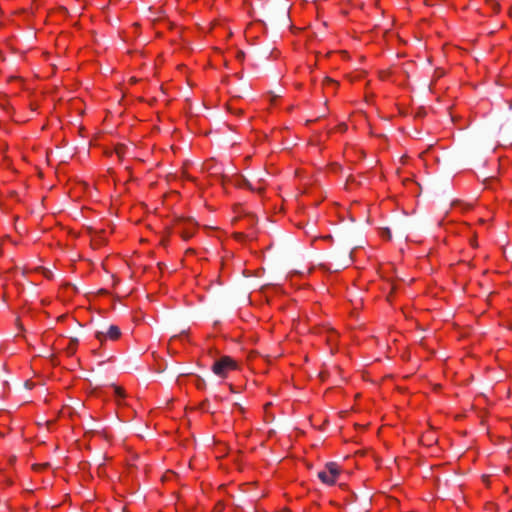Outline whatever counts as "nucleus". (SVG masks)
Returning a JSON list of instances; mask_svg holds the SVG:
<instances>
[{"instance_id": "nucleus-1", "label": "nucleus", "mask_w": 512, "mask_h": 512, "mask_svg": "<svg viewBox=\"0 0 512 512\" xmlns=\"http://www.w3.org/2000/svg\"><path fill=\"white\" fill-rule=\"evenodd\" d=\"M237 369L238 363L230 356H221L212 365L213 373L223 379Z\"/></svg>"}, {"instance_id": "nucleus-2", "label": "nucleus", "mask_w": 512, "mask_h": 512, "mask_svg": "<svg viewBox=\"0 0 512 512\" xmlns=\"http://www.w3.org/2000/svg\"><path fill=\"white\" fill-rule=\"evenodd\" d=\"M341 474V468L335 462H329L325 465L324 469L319 471L318 477L322 483L326 485H333L337 482Z\"/></svg>"}, {"instance_id": "nucleus-3", "label": "nucleus", "mask_w": 512, "mask_h": 512, "mask_svg": "<svg viewBox=\"0 0 512 512\" xmlns=\"http://www.w3.org/2000/svg\"><path fill=\"white\" fill-rule=\"evenodd\" d=\"M197 229V224L192 219L180 218L175 224V230L184 240L190 239Z\"/></svg>"}, {"instance_id": "nucleus-4", "label": "nucleus", "mask_w": 512, "mask_h": 512, "mask_svg": "<svg viewBox=\"0 0 512 512\" xmlns=\"http://www.w3.org/2000/svg\"><path fill=\"white\" fill-rule=\"evenodd\" d=\"M121 335L120 329L118 326L111 325L108 331L105 332H97L96 338L99 342L103 343L106 339L117 340Z\"/></svg>"}, {"instance_id": "nucleus-5", "label": "nucleus", "mask_w": 512, "mask_h": 512, "mask_svg": "<svg viewBox=\"0 0 512 512\" xmlns=\"http://www.w3.org/2000/svg\"><path fill=\"white\" fill-rule=\"evenodd\" d=\"M77 346H78V340L77 339H70L68 341L67 346H66L67 354L69 356H72L76 352Z\"/></svg>"}, {"instance_id": "nucleus-6", "label": "nucleus", "mask_w": 512, "mask_h": 512, "mask_svg": "<svg viewBox=\"0 0 512 512\" xmlns=\"http://www.w3.org/2000/svg\"><path fill=\"white\" fill-rule=\"evenodd\" d=\"M114 391H115V396L117 397V399L120 400L125 397V393L120 387H115Z\"/></svg>"}]
</instances>
